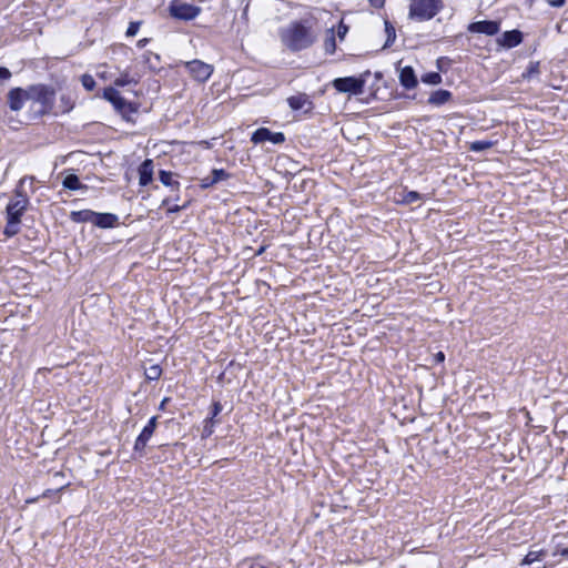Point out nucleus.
Returning <instances> with one entry per match:
<instances>
[{
	"label": "nucleus",
	"mask_w": 568,
	"mask_h": 568,
	"mask_svg": "<svg viewBox=\"0 0 568 568\" xmlns=\"http://www.w3.org/2000/svg\"><path fill=\"white\" fill-rule=\"evenodd\" d=\"M348 31V27L344 24L343 22L339 23L337 29V36L341 40H343Z\"/></svg>",
	"instance_id": "nucleus-38"
},
{
	"label": "nucleus",
	"mask_w": 568,
	"mask_h": 568,
	"mask_svg": "<svg viewBox=\"0 0 568 568\" xmlns=\"http://www.w3.org/2000/svg\"><path fill=\"white\" fill-rule=\"evenodd\" d=\"M162 205L168 206V212L169 213H176V212L181 211L184 207V206H180L178 204L170 205V199L163 200Z\"/></svg>",
	"instance_id": "nucleus-36"
},
{
	"label": "nucleus",
	"mask_w": 568,
	"mask_h": 568,
	"mask_svg": "<svg viewBox=\"0 0 568 568\" xmlns=\"http://www.w3.org/2000/svg\"><path fill=\"white\" fill-rule=\"evenodd\" d=\"M560 555H561V556H564V557H568V547H567V548H565V549H562V550L560 551Z\"/></svg>",
	"instance_id": "nucleus-45"
},
{
	"label": "nucleus",
	"mask_w": 568,
	"mask_h": 568,
	"mask_svg": "<svg viewBox=\"0 0 568 568\" xmlns=\"http://www.w3.org/2000/svg\"><path fill=\"white\" fill-rule=\"evenodd\" d=\"M468 31L473 33H484L494 36L499 31V23L496 21H477L468 26Z\"/></svg>",
	"instance_id": "nucleus-12"
},
{
	"label": "nucleus",
	"mask_w": 568,
	"mask_h": 568,
	"mask_svg": "<svg viewBox=\"0 0 568 568\" xmlns=\"http://www.w3.org/2000/svg\"><path fill=\"white\" fill-rule=\"evenodd\" d=\"M227 178V173L223 169H214L212 171L211 183H217Z\"/></svg>",
	"instance_id": "nucleus-32"
},
{
	"label": "nucleus",
	"mask_w": 568,
	"mask_h": 568,
	"mask_svg": "<svg viewBox=\"0 0 568 568\" xmlns=\"http://www.w3.org/2000/svg\"><path fill=\"white\" fill-rule=\"evenodd\" d=\"M81 83L84 87L85 90L92 91L95 88V81L92 75L90 74H83L81 77Z\"/></svg>",
	"instance_id": "nucleus-31"
},
{
	"label": "nucleus",
	"mask_w": 568,
	"mask_h": 568,
	"mask_svg": "<svg viewBox=\"0 0 568 568\" xmlns=\"http://www.w3.org/2000/svg\"><path fill=\"white\" fill-rule=\"evenodd\" d=\"M332 84L338 92L358 95L363 93L365 80L355 77H345L333 80Z\"/></svg>",
	"instance_id": "nucleus-4"
},
{
	"label": "nucleus",
	"mask_w": 568,
	"mask_h": 568,
	"mask_svg": "<svg viewBox=\"0 0 568 568\" xmlns=\"http://www.w3.org/2000/svg\"><path fill=\"white\" fill-rule=\"evenodd\" d=\"M399 82L407 90L416 88L418 82L412 67H404L399 70Z\"/></svg>",
	"instance_id": "nucleus-14"
},
{
	"label": "nucleus",
	"mask_w": 568,
	"mask_h": 568,
	"mask_svg": "<svg viewBox=\"0 0 568 568\" xmlns=\"http://www.w3.org/2000/svg\"><path fill=\"white\" fill-rule=\"evenodd\" d=\"M251 140L255 144L264 143V142L280 144L285 141V136L281 132H272L266 128H260L252 134Z\"/></svg>",
	"instance_id": "nucleus-8"
},
{
	"label": "nucleus",
	"mask_w": 568,
	"mask_h": 568,
	"mask_svg": "<svg viewBox=\"0 0 568 568\" xmlns=\"http://www.w3.org/2000/svg\"><path fill=\"white\" fill-rule=\"evenodd\" d=\"M423 199V195L416 191H405L400 194V199L398 202L405 203V204H413L417 201H420Z\"/></svg>",
	"instance_id": "nucleus-25"
},
{
	"label": "nucleus",
	"mask_w": 568,
	"mask_h": 568,
	"mask_svg": "<svg viewBox=\"0 0 568 568\" xmlns=\"http://www.w3.org/2000/svg\"><path fill=\"white\" fill-rule=\"evenodd\" d=\"M169 10L172 17L185 21L195 19L201 12L199 7L183 0H173Z\"/></svg>",
	"instance_id": "nucleus-5"
},
{
	"label": "nucleus",
	"mask_w": 568,
	"mask_h": 568,
	"mask_svg": "<svg viewBox=\"0 0 568 568\" xmlns=\"http://www.w3.org/2000/svg\"><path fill=\"white\" fill-rule=\"evenodd\" d=\"M546 556V550L539 549V550H530L528 554L523 558L520 561V566H531L532 564L541 561V559Z\"/></svg>",
	"instance_id": "nucleus-18"
},
{
	"label": "nucleus",
	"mask_w": 568,
	"mask_h": 568,
	"mask_svg": "<svg viewBox=\"0 0 568 568\" xmlns=\"http://www.w3.org/2000/svg\"><path fill=\"white\" fill-rule=\"evenodd\" d=\"M371 4L375 8H382L384 6L385 0H368Z\"/></svg>",
	"instance_id": "nucleus-41"
},
{
	"label": "nucleus",
	"mask_w": 568,
	"mask_h": 568,
	"mask_svg": "<svg viewBox=\"0 0 568 568\" xmlns=\"http://www.w3.org/2000/svg\"><path fill=\"white\" fill-rule=\"evenodd\" d=\"M140 26H141L140 21L130 22V24L126 29V37H134L139 32Z\"/></svg>",
	"instance_id": "nucleus-33"
},
{
	"label": "nucleus",
	"mask_w": 568,
	"mask_h": 568,
	"mask_svg": "<svg viewBox=\"0 0 568 568\" xmlns=\"http://www.w3.org/2000/svg\"><path fill=\"white\" fill-rule=\"evenodd\" d=\"M148 42H149V39H146V38H144V39H140V40L138 41L136 45H138L139 48H144V47L148 44Z\"/></svg>",
	"instance_id": "nucleus-43"
},
{
	"label": "nucleus",
	"mask_w": 568,
	"mask_h": 568,
	"mask_svg": "<svg viewBox=\"0 0 568 568\" xmlns=\"http://www.w3.org/2000/svg\"><path fill=\"white\" fill-rule=\"evenodd\" d=\"M452 98V93L448 90H437L433 92L428 99V103L435 106H440L447 103Z\"/></svg>",
	"instance_id": "nucleus-17"
},
{
	"label": "nucleus",
	"mask_w": 568,
	"mask_h": 568,
	"mask_svg": "<svg viewBox=\"0 0 568 568\" xmlns=\"http://www.w3.org/2000/svg\"><path fill=\"white\" fill-rule=\"evenodd\" d=\"M538 73V63H530L527 72L523 74L524 78L530 79L532 75Z\"/></svg>",
	"instance_id": "nucleus-35"
},
{
	"label": "nucleus",
	"mask_w": 568,
	"mask_h": 568,
	"mask_svg": "<svg viewBox=\"0 0 568 568\" xmlns=\"http://www.w3.org/2000/svg\"><path fill=\"white\" fill-rule=\"evenodd\" d=\"M222 410V405L219 403V402H215L212 406V416L210 419H206L205 423L209 424H213V419L215 416H217ZM205 429H207V425H205Z\"/></svg>",
	"instance_id": "nucleus-34"
},
{
	"label": "nucleus",
	"mask_w": 568,
	"mask_h": 568,
	"mask_svg": "<svg viewBox=\"0 0 568 568\" xmlns=\"http://www.w3.org/2000/svg\"><path fill=\"white\" fill-rule=\"evenodd\" d=\"M161 368L158 365H151L145 369V376L150 381H156L161 376Z\"/></svg>",
	"instance_id": "nucleus-30"
},
{
	"label": "nucleus",
	"mask_w": 568,
	"mask_h": 568,
	"mask_svg": "<svg viewBox=\"0 0 568 568\" xmlns=\"http://www.w3.org/2000/svg\"><path fill=\"white\" fill-rule=\"evenodd\" d=\"M103 98L108 100L116 111L121 114L126 115L136 111L132 103L128 102L120 92L113 87L105 88L103 91Z\"/></svg>",
	"instance_id": "nucleus-6"
},
{
	"label": "nucleus",
	"mask_w": 568,
	"mask_h": 568,
	"mask_svg": "<svg viewBox=\"0 0 568 568\" xmlns=\"http://www.w3.org/2000/svg\"><path fill=\"white\" fill-rule=\"evenodd\" d=\"M185 69L190 75L199 82H205L210 79L213 73V65L205 63L201 60H192L184 62Z\"/></svg>",
	"instance_id": "nucleus-7"
},
{
	"label": "nucleus",
	"mask_w": 568,
	"mask_h": 568,
	"mask_svg": "<svg viewBox=\"0 0 568 568\" xmlns=\"http://www.w3.org/2000/svg\"><path fill=\"white\" fill-rule=\"evenodd\" d=\"M523 41L521 32L518 30L506 31L498 39V43L504 48L517 47Z\"/></svg>",
	"instance_id": "nucleus-13"
},
{
	"label": "nucleus",
	"mask_w": 568,
	"mask_h": 568,
	"mask_svg": "<svg viewBox=\"0 0 568 568\" xmlns=\"http://www.w3.org/2000/svg\"><path fill=\"white\" fill-rule=\"evenodd\" d=\"M442 7V0H410L408 17L415 21H427L434 18Z\"/></svg>",
	"instance_id": "nucleus-3"
},
{
	"label": "nucleus",
	"mask_w": 568,
	"mask_h": 568,
	"mask_svg": "<svg viewBox=\"0 0 568 568\" xmlns=\"http://www.w3.org/2000/svg\"><path fill=\"white\" fill-rule=\"evenodd\" d=\"M30 108L38 114L49 112L54 103L55 92L44 84L31 85L27 89Z\"/></svg>",
	"instance_id": "nucleus-2"
},
{
	"label": "nucleus",
	"mask_w": 568,
	"mask_h": 568,
	"mask_svg": "<svg viewBox=\"0 0 568 568\" xmlns=\"http://www.w3.org/2000/svg\"><path fill=\"white\" fill-rule=\"evenodd\" d=\"M445 359V355L443 352H438L435 354V362L436 363H443Z\"/></svg>",
	"instance_id": "nucleus-42"
},
{
	"label": "nucleus",
	"mask_w": 568,
	"mask_h": 568,
	"mask_svg": "<svg viewBox=\"0 0 568 568\" xmlns=\"http://www.w3.org/2000/svg\"><path fill=\"white\" fill-rule=\"evenodd\" d=\"M11 77V72L7 68H0V80H8Z\"/></svg>",
	"instance_id": "nucleus-39"
},
{
	"label": "nucleus",
	"mask_w": 568,
	"mask_h": 568,
	"mask_svg": "<svg viewBox=\"0 0 568 568\" xmlns=\"http://www.w3.org/2000/svg\"><path fill=\"white\" fill-rule=\"evenodd\" d=\"M282 45L291 52H300L311 48L317 41V32L310 19L290 21L278 31Z\"/></svg>",
	"instance_id": "nucleus-1"
},
{
	"label": "nucleus",
	"mask_w": 568,
	"mask_h": 568,
	"mask_svg": "<svg viewBox=\"0 0 568 568\" xmlns=\"http://www.w3.org/2000/svg\"><path fill=\"white\" fill-rule=\"evenodd\" d=\"M214 183H211V178H205L203 179V183H202V186L203 187H209L211 185H213Z\"/></svg>",
	"instance_id": "nucleus-44"
},
{
	"label": "nucleus",
	"mask_w": 568,
	"mask_h": 568,
	"mask_svg": "<svg viewBox=\"0 0 568 568\" xmlns=\"http://www.w3.org/2000/svg\"><path fill=\"white\" fill-rule=\"evenodd\" d=\"M324 47H325V51L327 53H333L335 51L336 43H335V36H334L333 30H329V33L327 34V37L324 41Z\"/></svg>",
	"instance_id": "nucleus-29"
},
{
	"label": "nucleus",
	"mask_w": 568,
	"mask_h": 568,
	"mask_svg": "<svg viewBox=\"0 0 568 568\" xmlns=\"http://www.w3.org/2000/svg\"><path fill=\"white\" fill-rule=\"evenodd\" d=\"M72 106H73L72 103H67L64 110L69 111L70 109H72Z\"/></svg>",
	"instance_id": "nucleus-46"
},
{
	"label": "nucleus",
	"mask_w": 568,
	"mask_h": 568,
	"mask_svg": "<svg viewBox=\"0 0 568 568\" xmlns=\"http://www.w3.org/2000/svg\"><path fill=\"white\" fill-rule=\"evenodd\" d=\"M95 212L91 210H81L71 212V220L77 223L94 222Z\"/></svg>",
	"instance_id": "nucleus-20"
},
{
	"label": "nucleus",
	"mask_w": 568,
	"mask_h": 568,
	"mask_svg": "<svg viewBox=\"0 0 568 568\" xmlns=\"http://www.w3.org/2000/svg\"><path fill=\"white\" fill-rule=\"evenodd\" d=\"M139 82V77L131 74L128 70L120 73L118 78L114 79V84L116 87H126L131 84H136Z\"/></svg>",
	"instance_id": "nucleus-19"
},
{
	"label": "nucleus",
	"mask_w": 568,
	"mask_h": 568,
	"mask_svg": "<svg viewBox=\"0 0 568 568\" xmlns=\"http://www.w3.org/2000/svg\"><path fill=\"white\" fill-rule=\"evenodd\" d=\"M385 32H386L387 39L384 44V48H388L396 39L395 28L388 21H385Z\"/></svg>",
	"instance_id": "nucleus-27"
},
{
	"label": "nucleus",
	"mask_w": 568,
	"mask_h": 568,
	"mask_svg": "<svg viewBox=\"0 0 568 568\" xmlns=\"http://www.w3.org/2000/svg\"><path fill=\"white\" fill-rule=\"evenodd\" d=\"M97 75L98 78L102 79V80H109L111 79V75L108 73L106 71V67L105 65H101L99 67L98 71H97Z\"/></svg>",
	"instance_id": "nucleus-37"
},
{
	"label": "nucleus",
	"mask_w": 568,
	"mask_h": 568,
	"mask_svg": "<svg viewBox=\"0 0 568 568\" xmlns=\"http://www.w3.org/2000/svg\"><path fill=\"white\" fill-rule=\"evenodd\" d=\"M20 220L7 219V225L4 227V234L7 236H13L19 232Z\"/></svg>",
	"instance_id": "nucleus-26"
},
{
	"label": "nucleus",
	"mask_w": 568,
	"mask_h": 568,
	"mask_svg": "<svg viewBox=\"0 0 568 568\" xmlns=\"http://www.w3.org/2000/svg\"><path fill=\"white\" fill-rule=\"evenodd\" d=\"M118 222V216L111 213H97L93 224L103 229L113 227Z\"/></svg>",
	"instance_id": "nucleus-16"
},
{
	"label": "nucleus",
	"mask_w": 568,
	"mask_h": 568,
	"mask_svg": "<svg viewBox=\"0 0 568 568\" xmlns=\"http://www.w3.org/2000/svg\"><path fill=\"white\" fill-rule=\"evenodd\" d=\"M156 420H158L156 416H153L149 419L148 424L144 426V428L142 429V432L140 433V435L138 436V438L135 440V444H134L135 450L144 449V447L146 446L148 442L150 440V438L152 437V435L156 428Z\"/></svg>",
	"instance_id": "nucleus-11"
},
{
	"label": "nucleus",
	"mask_w": 568,
	"mask_h": 568,
	"mask_svg": "<svg viewBox=\"0 0 568 568\" xmlns=\"http://www.w3.org/2000/svg\"><path fill=\"white\" fill-rule=\"evenodd\" d=\"M159 179L164 185L170 186L173 191H178L180 187V183L173 180L172 172L162 170L160 171Z\"/></svg>",
	"instance_id": "nucleus-23"
},
{
	"label": "nucleus",
	"mask_w": 568,
	"mask_h": 568,
	"mask_svg": "<svg viewBox=\"0 0 568 568\" xmlns=\"http://www.w3.org/2000/svg\"><path fill=\"white\" fill-rule=\"evenodd\" d=\"M287 103L291 109L295 111L302 110L305 105L311 104L308 98L305 94L290 97L287 99Z\"/></svg>",
	"instance_id": "nucleus-21"
},
{
	"label": "nucleus",
	"mask_w": 568,
	"mask_h": 568,
	"mask_svg": "<svg viewBox=\"0 0 568 568\" xmlns=\"http://www.w3.org/2000/svg\"><path fill=\"white\" fill-rule=\"evenodd\" d=\"M62 185L71 191H77L84 187V185H82L79 178L74 173L67 174L63 179Z\"/></svg>",
	"instance_id": "nucleus-22"
},
{
	"label": "nucleus",
	"mask_w": 568,
	"mask_h": 568,
	"mask_svg": "<svg viewBox=\"0 0 568 568\" xmlns=\"http://www.w3.org/2000/svg\"><path fill=\"white\" fill-rule=\"evenodd\" d=\"M8 102L9 106L12 111L21 110L26 103H29V97L27 94V89L23 90L21 88H16L9 91L8 93Z\"/></svg>",
	"instance_id": "nucleus-10"
},
{
	"label": "nucleus",
	"mask_w": 568,
	"mask_h": 568,
	"mask_svg": "<svg viewBox=\"0 0 568 568\" xmlns=\"http://www.w3.org/2000/svg\"><path fill=\"white\" fill-rule=\"evenodd\" d=\"M153 179V162L146 159L139 166V183L142 186L148 185Z\"/></svg>",
	"instance_id": "nucleus-15"
},
{
	"label": "nucleus",
	"mask_w": 568,
	"mask_h": 568,
	"mask_svg": "<svg viewBox=\"0 0 568 568\" xmlns=\"http://www.w3.org/2000/svg\"><path fill=\"white\" fill-rule=\"evenodd\" d=\"M422 81L426 84L436 85L442 82V75L438 72H428L422 77Z\"/></svg>",
	"instance_id": "nucleus-28"
},
{
	"label": "nucleus",
	"mask_w": 568,
	"mask_h": 568,
	"mask_svg": "<svg viewBox=\"0 0 568 568\" xmlns=\"http://www.w3.org/2000/svg\"><path fill=\"white\" fill-rule=\"evenodd\" d=\"M548 3L555 8H561L566 4V0H549Z\"/></svg>",
	"instance_id": "nucleus-40"
},
{
	"label": "nucleus",
	"mask_w": 568,
	"mask_h": 568,
	"mask_svg": "<svg viewBox=\"0 0 568 568\" xmlns=\"http://www.w3.org/2000/svg\"><path fill=\"white\" fill-rule=\"evenodd\" d=\"M496 142L490 140L474 141L469 143V150L473 152H483L493 148Z\"/></svg>",
	"instance_id": "nucleus-24"
},
{
	"label": "nucleus",
	"mask_w": 568,
	"mask_h": 568,
	"mask_svg": "<svg viewBox=\"0 0 568 568\" xmlns=\"http://www.w3.org/2000/svg\"><path fill=\"white\" fill-rule=\"evenodd\" d=\"M28 202L29 201L26 196L18 194L7 205V219L21 221V216L27 209Z\"/></svg>",
	"instance_id": "nucleus-9"
}]
</instances>
